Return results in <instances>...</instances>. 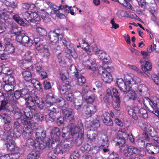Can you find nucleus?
Returning a JSON list of instances; mask_svg holds the SVG:
<instances>
[{
    "instance_id": "nucleus-8",
    "label": "nucleus",
    "mask_w": 159,
    "mask_h": 159,
    "mask_svg": "<svg viewBox=\"0 0 159 159\" xmlns=\"http://www.w3.org/2000/svg\"><path fill=\"white\" fill-rule=\"evenodd\" d=\"M4 142L7 149L11 152H14L16 150H19V148L16 147V143L12 140V138L11 136H8L6 139H5Z\"/></svg>"
},
{
    "instance_id": "nucleus-56",
    "label": "nucleus",
    "mask_w": 159,
    "mask_h": 159,
    "mask_svg": "<svg viewBox=\"0 0 159 159\" xmlns=\"http://www.w3.org/2000/svg\"><path fill=\"white\" fill-rule=\"evenodd\" d=\"M62 42L63 44L66 46L69 50H70L71 48H72L73 44L70 42H67L65 39H63Z\"/></svg>"
},
{
    "instance_id": "nucleus-42",
    "label": "nucleus",
    "mask_w": 159,
    "mask_h": 159,
    "mask_svg": "<svg viewBox=\"0 0 159 159\" xmlns=\"http://www.w3.org/2000/svg\"><path fill=\"white\" fill-rule=\"evenodd\" d=\"M14 131L15 133L16 131L17 132V135L19 136L21 132V128L20 124L17 121L15 122L14 125Z\"/></svg>"
},
{
    "instance_id": "nucleus-21",
    "label": "nucleus",
    "mask_w": 159,
    "mask_h": 159,
    "mask_svg": "<svg viewBox=\"0 0 159 159\" xmlns=\"http://www.w3.org/2000/svg\"><path fill=\"white\" fill-rule=\"evenodd\" d=\"M110 114L108 112H104L103 114L102 120L104 123L108 126H111L113 124L112 120L110 117Z\"/></svg>"
},
{
    "instance_id": "nucleus-27",
    "label": "nucleus",
    "mask_w": 159,
    "mask_h": 159,
    "mask_svg": "<svg viewBox=\"0 0 159 159\" xmlns=\"http://www.w3.org/2000/svg\"><path fill=\"white\" fill-rule=\"evenodd\" d=\"M21 43L25 46H31L32 45L33 42L28 36L25 35L23 36Z\"/></svg>"
},
{
    "instance_id": "nucleus-31",
    "label": "nucleus",
    "mask_w": 159,
    "mask_h": 159,
    "mask_svg": "<svg viewBox=\"0 0 159 159\" xmlns=\"http://www.w3.org/2000/svg\"><path fill=\"white\" fill-rule=\"evenodd\" d=\"M47 98L48 99H51L53 102H55L57 103L65 102V101L64 99L61 98L57 99H56L55 98L54 95L52 93L48 94L47 96Z\"/></svg>"
},
{
    "instance_id": "nucleus-44",
    "label": "nucleus",
    "mask_w": 159,
    "mask_h": 159,
    "mask_svg": "<svg viewBox=\"0 0 159 159\" xmlns=\"http://www.w3.org/2000/svg\"><path fill=\"white\" fill-rule=\"evenodd\" d=\"M36 71L43 77V78H44L47 77V75L46 73L44 71V70L41 66H36Z\"/></svg>"
},
{
    "instance_id": "nucleus-50",
    "label": "nucleus",
    "mask_w": 159,
    "mask_h": 159,
    "mask_svg": "<svg viewBox=\"0 0 159 159\" xmlns=\"http://www.w3.org/2000/svg\"><path fill=\"white\" fill-rule=\"evenodd\" d=\"M96 97L97 96L95 94H92L91 96L87 97L86 101L88 103H91L94 102Z\"/></svg>"
},
{
    "instance_id": "nucleus-14",
    "label": "nucleus",
    "mask_w": 159,
    "mask_h": 159,
    "mask_svg": "<svg viewBox=\"0 0 159 159\" xmlns=\"http://www.w3.org/2000/svg\"><path fill=\"white\" fill-rule=\"evenodd\" d=\"M126 149L123 152L124 155L126 157H129L133 154L137 156L139 149L136 148L133 146H126Z\"/></svg>"
},
{
    "instance_id": "nucleus-46",
    "label": "nucleus",
    "mask_w": 159,
    "mask_h": 159,
    "mask_svg": "<svg viewBox=\"0 0 159 159\" xmlns=\"http://www.w3.org/2000/svg\"><path fill=\"white\" fill-rule=\"evenodd\" d=\"M37 33L42 36H45L47 34L46 30L44 28L38 27L36 28Z\"/></svg>"
},
{
    "instance_id": "nucleus-12",
    "label": "nucleus",
    "mask_w": 159,
    "mask_h": 159,
    "mask_svg": "<svg viewBox=\"0 0 159 159\" xmlns=\"http://www.w3.org/2000/svg\"><path fill=\"white\" fill-rule=\"evenodd\" d=\"M64 104L61 106L62 110L63 111V114L66 118L72 121L74 120V116L72 114V111L71 109H67L68 107V104L65 101L63 102Z\"/></svg>"
},
{
    "instance_id": "nucleus-53",
    "label": "nucleus",
    "mask_w": 159,
    "mask_h": 159,
    "mask_svg": "<svg viewBox=\"0 0 159 159\" xmlns=\"http://www.w3.org/2000/svg\"><path fill=\"white\" fill-rule=\"evenodd\" d=\"M8 103V101L7 99H4L2 101L1 104L0 106V111L6 109V106Z\"/></svg>"
},
{
    "instance_id": "nucleus-51",
    "label": "nucleus",
    "mask_w": 159,
    "mask_h": 159,
    "mask_svg": "<svg viewBox=\"0 0 159 159\" xmlns=\"http://www.w3.org/2000/svg\"><path fill=\"white\" fill-rule=\"evenodd\" d=\"M62 5H60L59 7H57L56 6H54L52 7V9L54 11V13L56 14L57 13L60 12L61 11H62Z\"/></svg>"
},
{
    "instance_id": "nucleus-55",
    "label": "nucleus",
    "mask_w": 159,
    "mask_h": 159,
    "mask_svg": "<svg viewBox=\"0 0 159 159\" xmlns=\"http://www.w3.org/2000/svg\"><path fill=\"white\" fill-rule=\"evenodd\" d=\"M43 86L45 90H47L50 89L52 87L51 84L48 80H45L43 82Z\"/></svg>"
},
{
    "instance_id": "nucleus-40",
    "label": "nucleus",
    "mask_w": 159,
    "mask_h": 159,
    "mask_svg": "<svg viewBox=\"0 0 159 159\" xmlns=\"http://www.w3.org/2000/svg\"><path fill=\"white\" fill-rule=\"evenodd\" d=\"M22 75L24 80L26 81H29L32 79L31 73L28 71H25L22 73Z\"/></svg>"
},
{
    "instance_id": "nucleus-29",
    "label": "nucleus",
    "mask_w": 159,
    "mask_h": 159,
    "mask_svg": "<svg viewBox=\"0 0 159 159\" xmlns=\"http://www.w3.org/2000/svg\"><path fill=\"white\" fill-rule=\"evenodd\" d=\"M4 50L8 52V53L11 54L14 52V48L12 44L10 42H7L5 45Z\"/></svg>"
},
{
    "instance_id": "nucleus-62",
    "label": "nucleus",
    "mask_w": 159,
    "mask_h": 159,
    "mask_svg": "<svg viewBox=\"0 0 159 159\" xmlns=\"http://www.w3.org/2000/svg\"><path fill=\"white\" fill-rule=\"evenodd\" d=\"M128 67L129 68L133 70L134 71H136L138 73L141 74L142 72L138 68L135 66L129 65H128Z\"/></svg>"
},
{
    "instance_id": "nucleus-43",
    "label": "nucleus",
    "mask_w": 159,
    "mask_h": 159,
    "mask_svg": "<svg viewBox=\"0 0 159 159\" xmlns=\"http://www.w3.org/2000/svg\"><path fill=\"white\" fill-rule=\"evenodd\" d=\"M14 30H12L11 31V33L14 34L16 36V40L19 43H21L22 42V38L23 36H22L20 33L18 31H16V29L15 31H14Z\"/></svg>"
},
{
    "instance_id": "nucleus-54",
    "label": "nucleus",
    "mask_w": 159,
    "mask_h": 159,
    "mask_svg": "<svg viewBox=\"0 0 159 159\" xmlns=\"http://www.w3.org/2000/svg\"><path fill=\"white\" fill-rule=\"evenodd\" d=\"M139 91V93H141L148 90L147 88L143 84H140L138 87Z\"/></svg>"
},
{
    "instance_id": "nucleus-33",
    "label": "nucleus",
    "mask_w": 159,
    "mask_h": 159,
    "mask_svg": "<svg viewBox=\"0 0 159 159\" xmlns=\"http://www.w3.org/2000/svg\"><path fill=\"white\" fill-rule=\"evenodd\" d=\"M127 91H128V92L127 96L128 98L132 100H135L137 98V94L135 91L133 89L132 90H130V89L128 90Z\"/></svg>"
},
{
    "instance_id": "nucleus-52",
    "label": "nucleus",
    "mask_w": 159,
    "mask_h": 159,
    "mask_svg": "<svg viewBox=\"0 0 159 159\" xmlns=\"http://www.w3.org/2000/svg\"><path fill=\"white\" fill-rule=\"evenodd\" d=\"M153 50L155 52H159V41H157L156 40L153 42Z\"/></svg>"
},
{
    "instance_id": "nucleus-35",
    "label": "nucleus",
    "mask_w": 159,
    "mask_h": 159,
    "mask_svg": "<svg viewBox=\"0 0 159 159\" xmlns=\"http://www.w3.org/2000/svg\"><path fill=\"white\" fill-rule=\"evenodd\" d=\"M51 133L52 135H53V136L55 135L56 137V138L54 137V139H53V140H54L55 141H58L59 136L60 134V132L59 128L56 127L53 128L52 130Z\"/></svg>"
},
{
    "instance_id": "nucleus-13",
    "label": "nucleus",
    "mask_w": 159,
    "mask_h": 159,
    "mask_svg": "<svg viewBox=\"0 0 159 159\" xmlns=\"http://www.w3.org/2000/svg\"><path fill=\"white\" fill-rule=\"evenodd\" d=\"M148 101L150 105L153 109V111H151V112L159 118V110H158L159 107V99L156 98L154 101H153L149 99Z\"/></svg>"
},
{
    "instance_id": "nucleus-37",
    "label": "nucleus",
    "mask_w": 159,
    "mask_h": 159,
    "mask_svg": "<svg viewBox=\"0 0 159 159\" xmlns=\"http://www.w3.org/2000/svg\"><path fill=\"white\" fill-rule=\"evenodd\" d=\"M68 72L69 74L72 76L78 75V72L77 71L76 67L74 65H71L68 70Z\"/></svg>"
},
{
    "instance_id": "nucleus-59",
    "label": "nucleus",
    "mask_w": 159,
    "mask_h": 159,
    "mask_svg": "<svg viewBox=\"0 0 159 159\" xmlns=\"http://www.w3.org/2000/svg\"><path fill=\"white\" fill-rule=\"evenodd\" d=\"M115 1L118 2L125 7H127L130 5V3L128 2L127 0H116Z\"/></svg>"
},
{
    "instance_id": "nucleus-34",
    "label": "nucleus",
    "mask_w": 159,
    "mask_h": 159,
    "mask_svg": "<svg viewBox=\"0 0 159 159\" xmlns=\"http://www.w3.org/2000/svg\"><path fill=\"white\" fill-rule=\"evenodd\" d=\"M41 55L46 59H48L50 56V53L47 48H44L41 49Z\"/></svg>"
},
{
    "instance_id": "nucleus-36",
    "label": "nucleus",
    "mask_w": 159,
    "mask_h": 159,
    "mask_svg": "<svg viewBox=\"0 0 159 159\" xmlns=\"http://www.w3.org/2000/svg\"><path fill=\"white\" fill-rule=\"evenodd\" d=\"M13 19L16 21L18 23L22 26H25L26 24L25 23L22 19L17 14L13 16Z\"/></svg>"
},
{
    "instance_id": "nucleus-1",
    "label": "nucleus",
    "mask_w": 159,
    "mask_h": 159,
    "mask_svg": "<svg viewBox=\"0 0 159 159\" xmlns=\"http://www.w3.org/2000/svg\"><path fill=\"white\" fill-rule=\"evenodd\" d=\"M25 104L30 111L27 113L25 112L24 114L27 118L30 119L33 117L34 115L31 110H37V107L36 104L39 109H43L44 105V102L42 98L35 96H29L28 97L25 96Z\"/></svg>"
},
{
    "instance_id": "nucleus-11",
    "label": "nucleus",
    "mask_w": 159,
    "mask_h": 159,
    "mask_svg": "<svg viewBox=\"0 0 159 159\" xmlns=\"http://www.w3.org/2000/svg\"><path fill=\"white\" fill-rule=\"evenodd\" d=\"M146 148L148 152L152 154H157L159 152V147L155 142L147 143Z\"/></svg>"
},
{
    "instance_id": "nucleus-26",
    "label": "nucleus",
    "mask_w": 159,
    "mask_h": 159,
    "mask_svg": "<svg viewBox=\"0 0 159 159\" xmlns=\"http://www.w3.org/2000/svg\"><path fill=\"white\" fill-rule=\"evenodd\" d=\"M25 91H26L25 89H22L20 91H16L14 93V97L16 99H18L21 96L23 97L25 99V97L26 96L28 97L29 96H31L30 94L27 93L25 94L24 93Z\"/></svg>"
},
{
    "instance_id": "nucleus-17",
    "label": "nucleus",
    "mask_w": 159,
    "mask_h": 159,
    "mask_svg": "<svg viewBox=\"0 0 159 159\" xmlns=\"http://www.w3.org/2000/svg\"><path fill=\"white\" fill-rule=\"evenodd\" d=\"M33 54L31 52L29 51H28L25 54V61H27V63L25 62H24L23 64V66L25 67L26 69L28 70H32L33 69V66H30V67H28L27 65L28 64H30L29 62L32 59V55Z\"/></svg>"
},
{
    "instance_id": "nucleus-6",
    "label": "nucleus",
    "mask_w": 159,
    "mask_h": 159,
    "mask_svg": "<svg viewBox=\"0 0 159 159\" xmlns=\"http://www.w3.org/2000/svg\"><path fill=\"white\" fill-rule=\"evenodd\" d=\"M114 70L113 67H108L106 70L103 69L102 67H101L99 68L98 73L101 75L102 79L104 82L106 83H109L112 80L111 73Z\"/></svg>"
},
{
    "instance_id": "nucleus-19",
    "label": "nucleus",
    "mask_w": 159,
    "mask_h": 159,
    "mask_svg": "<svg viewBox=\"0 0 159 159\" xmlns=\"http://www.w3.org/2000/svg\"><path fill=\"white\" fill-rule=\"evenodd\" d=\"M0 19L4 20L6 23L8 25L12 24V20L9 17L7 13L0 11Z\"/></svg>"
},
{
    "instance_id": "nucleus-57",
    "label": "nucleus",
    "mask_w": 159,
    "mask_h": 159,
    "mask_svg": "<svg viewBox=\"0 0 159 159\" xmlns=\"http://www.w3.org/2000/svg\"><path fill=\"white\" fill-rule=\"evenodd\" d=\"M40 39L38 38L34 37V41L35 45L36 48L38 50L40 49V43H39Z\"/></svg>"
},
{
    "instance_id": "nucleus-30",
    "label": "nucleus",
    "mask_w": 159,
    "mask_h": 159,
    "mask_svg": "<svg viewBox=\"0 0 159 159\" xmlns=\"http://www.w3.org/2000/svg\"><path fill=\"white\" fill-rule=\"evenodd\" d=\"M3 80V81L6 84H8L11 85H13L15 82L14 77L10 75L6 76Z\"/></svg>"
},
{
    "instance_id": "nucleus-2",
    "label": "nucleus",
    "mask_w": 159,
    "mask_h": 159,
    "mask_svg": "<svg viewBox=\"0 0 159 159\" xmlns=\"http://www.w3.org/2000/svg\"><path fill=\"white\" fill-rule=\"evenodd\" d=\"M124 82L122 78L118 79L116 83L120 90L123 92H127L128 90L132 88L134 84H137L141 82V79L133 75L127 74L125 76Z\"/></svg>"
},
{
    "instance_id": "nucleus-64",
    "label": "nucleus",
    "mask_w": 159,
    "mask_h": 159,
    "mask_svg": "<svg viewBox=\"0 0 159 159\" xmlns=\"http://www.w3.org/2000/svg\"><path fill=\"white\" fill-rule=\"evenodd\" d=\"M81 148L82 150L86 152H89L91 149V146L88 144L84 145Z\"/></svg>"
},
{
    "instance_id": "nucleus-41",
    "label": "nucleus",
    "mask_w": 159,
    "mask_h": 159,
    "mask_svg": "<svg viewBox=\"0 0 159 159\" xmlns=\"http://www.w3.org/2000/svg\"><path fill=\"white\" fill-rule=\"evenodd\" d=\"M69 129L67 127H64L62 129V137L64 138H70V132H69Z\"/></svg>"
},
{
    "instance_id": "nucleus-45",
    "label": "nucleus",
    "mask_w": 159,
    "mask_h": 159,
    "mask_svg": "<svg viewBox=\"0 0 159 159\" xmlns=\"http://www.w3.org/2000/svg\"><path fill=\"white\" fill-rule=\"evenodd\" d=\"M24 18L28 22H31V17L30 16V11H27L24 12L22 14Z\"/></svg>"
},
{
    "instance_id": "nucleus-58",
    "label": "nucleus",
    "mask_w": 159,
    "mask_h": 159,
    "mask_svg": "<svg viewBox=\"0 0 159 159\" xmlns=\"http://www.w3.org/2000/svg\"><path fill=\"white\" fill-rule=\"evenodd\" d=\"M103 60H104V62L107 64H110L112 62L110 57L107 54L104 57V58Z\"/></svg>"
},
{
    "instance_id": "nucleus-60",
    "label": "nucleus",
    "mask_w": 159,
    "mask_h": 159,
    "mask_svg": "<svg viewBox=\"0 0 159 159\" xmlns=\"http://www.w3.org/2000/svg\"><path fill=\"white\" fill-rule=\"evenodd\" d=\"M120 101L119 99V102L117 101L116 99V101L114 102L113 104V107L116 110H119L120 109Z\"/></svg>"
},
{
    "instance_id": "nucleus-5",
    "label": "nucleus",
    "mask_w": 159,
    "mask_h": 159,
    "mask_svg": "<svg viewBox=\"0 0 159 159\" xmlns=\"http://www.w3.org/2000/svg\"><path fill=\"white\" fill-rule=\"evenodd\" d=\"M129 114L135 120L138 119L137 114L142 116L144 118H146L148 116L146 110L143 108H139L138 107H134L132 108H130L128 111Z\"/></svg>"
},
{
    "instance_id": "nucleus-47",
    "label": "nucleus",
    "mask_w": 159,
    "mask_h": 159,
    "mask_svg": "<svg viewBox=\"0 0 159 159\" xmlns=\"http://www.w3.org/2000/svg\"><path fill=\"white\" fill-rule=\"evenodd\" d=\"M97 135L94 133L93 131L91 130L88 131L87 133V137L88 139L90 140L95 139L97 137Z\"/></svg>"
},
{
    "instance_id": "nucleus-23",
    "label": "nucleus",
    "mask_w": 159,
    "mask_h": 159,
    "mask_svg": "<svg viewBox=\"0 0 159 159\" xmlns=\"http://www.w3.org/2000/svg\"><path fill=\"white\" fill-rule=\"evenodd\" d=\"M83 108V111L85 112V114L86 115H90V116L92 114H94L96 111L95 106L89 107L87 105H85Z\"/></svg>"
},
{
    "instance_id": "nucleus-20",
    "label": "nucleus",
    "mask_w": 159,
    "mask_h": 159,
    "mask_svg": "<svg viewBox=\"0 0 159 159\" xmlns=\"http://www.w3.org/2000/svg\"><path fill=\"white\" fill-rule=\"evenodd\" d=\"M93 51L97 55L99 59L103 60L104 57L107 54L104 51L98 49L97 47L95 46L93 47Z\"/></svg>"
},
{
    "instance_id": "nucleus-18",
    "label": "nucleus",
    "mask_w": 159,
    "mask_h": 159,
    "mask_svg": "<svg viewBox=\"0 0 159 159\" xmlns=\"http://www.w3.org/2000/svg\"><path fill=\"white\" fill-rule=\"evenodd\" d=\"M139 124L140 127L143 130L148 133H151L153 129L150 124L148 123L140 122Z\"/></svg>"
},
{
    "instance_id": "nucleus-63",
    "label": "nucleus",
    "mask_w": 159,
    "mask_h": 159,
    "mask_svg": "<svg viewBox=\"0 0 159 159\" xmlns=\"http://www.w3.org/2000/svg\"><path fill=\"white\" fill-rule=\"evenodd\" d=\"M34 116L36 119L40 121H42L44 119V116L41 113H39L34 115Z\"/></svg>"
},
{
    "instance_id": "nucleus-28",
    "label": "nucleus",
    "mask_w": 159,
    "mask_h": 159,
    "mask_svg": "<svg viewBox=\"0 0 159 159\" xmlns=\"http://www.w3.org/2000/svg\"><path fill=\"white\" fill-rule=\"evenodd\" d=\"M36 139L45 138L46 137L45 133L42 128H38L36 131Z\"/></svg>"
},
{
    "instance_id": "nucleus-3",
    "label": "nucleus",
    "mask_w": 159,
    "mask_h": 159,
    "mask_svg": "<svg viewBox=\"0 0 159 159\" xmlns=\"http://www.w3.org/2000/svg\"><path fill=\"white\" fill-rule=\"evenodd\" d=\"M72 147L70 143H67L64 141H61L56 146L54 150V152H50L48 153V157L49 158L55 159L56 156L59 154H64L69 151Z\"/></svg>"
},
{
    "instance_id": "nucleus-4",
    "label": "nucleus",
    "mask_w": 159,
    "mask_h": 159,
    "mask_svg": "<svg viewBox=\"0 0 159 159\" xmlns=\"http://www.w3.org/2000/svg\"><path fill=\"white\" fill-rule=\"evenodd\" d=\"M70 88V83L66 82L61 87L59 92L61 95L67 100L72 102L74 101V98Z\"/></svg>"
},
{
    "instance_id": "nucleus-25",
    "label": "nucleus",
    "mask_w": 159,
    "mask_h": 159,
    "mask_svg": "<svg viewBox=\"0 0 159 159\" xmlns=\"http://www.w3.org/2000/svg\"><path fill=\"white\" fill-rule=\"evenodd\" d=\"M142 69L144 73L147 71H150L152 70L151 63L148 61H143L141 65Z\"/></svg>"
},
{
    "instance_id": "nucleus-24",
    "label": "nucleus",
    "mask_w": 159,
    "mask_h": 159,
    "mask_svg": "<svg viewBox=\"0 0 159 159\" xmlns=\"http://www.w3.org/2000/svg\"><path fill=\"white\" fill-rule=\"evenodd\" d=\"M14 153L6 154L1 156V159H18L19 157V152H15Z\"/></svg>"
},
{
    "instance_id": "nucleus-7",
    "label": "nucleus",
    "mask_w": 159,
    "mask_h": 159,
    "mask_svg": "<svg viewBox=\"0 0 159 159\" xmlns=\"http://www.w3.org/2000/svg\"><path fill=\"white\" fill-rule=\"evenodd\" d=\"M118 134L120 136L117 138V141L115 145L117 148L120 147V152L123 153L126 149L125 146L128 145L125 144V139L127 138V134L120 130L118 131Z\"/></svg>"
},
{
    "instance_id": "nucleus-16",
    "label": "nucleus",
    "mask_w": 159,
    "mask_h": 159,
    "mask_svg": "<svg viewBox=\"0 0 159 159\" xmlns=\"http://www.w3.org/2000/svg\"><path fill=\"white\" fill-rule=\"evenodd\" d=\"M35 129V124L33 122L30 121H28L23 130V134L29 135L31 134L32 130Z\"/></svg>"
},
{
    "instance_id": "nucleus-10",
    "label": "nucleus",
    "mask_w": 159,
    "mask_h": 159,
    "mask_svg": "<svg viewBox=\"0 0 159 159\" xmlns=\"http://www.w3.org/2000/svg\"><path fill=\"white\" fill-rule=\"evenodd\" d=\"M83 64L85 67L94 72L98 69L97 65L95 59L89 58L86 61H84Z\"/></svg>"
},
{
    "instance_id": "nucleus-61",
    "label": "nucleus",
    "mask_w": 159,
    "mask_h": 159,
    "mask_svg": "<svg viewBox=\"0 0 159 159\" xmlns=\"http://www.w3.org/2000/svg\"><path fill=\"white\" fill-rule=\"evenodd\" d=\"M152 78L154 82L157 85H159V77L155 74H152Z\"/></svg>"
},
{
    "instance_id": "nucleus-32",
    "label": "nucleus",
    "mask_w": 159,
    "mask_h": 159,
    "mask_svg": "<svg viewBox=\"0 0 159 159\" xmlns=\"http://www.w3.org/2000/svg\"><path fill=\"white\" fill-rule=\"evenodd\" d=\"M0 116L2 120L5 123H9L10 122L11 118V117L7 114L2 113L0 115Z\"/></svg>"
},
{
    "instance_id": "nucleus-38",
    "label": "nucleus",
    "mask_w": 159,
    "mask_h": 159,
    "mask_svg": "<svg viewBox=\"0 0 159 159\" xmlns=\"http://www.w3.org/2000/svg\"><path fill=\"white\" fill-rule=\"evenodd\" d=\"M39 152L33 151L28 155L27 159H36L39 158Z\"/></svg>"
},
{
    "instance_id": "nucleus-48",
    "label": "nucleus",
    "mask_w": 159,
    "mask_h": 159,
    "mask_svg": "<svg viewBox=\"0 0 159 159\" xmlns=\"http://www.w3.org/2000/svg\"><path fill=\"white\" fill-rule=\"evenodd\" d=\"M42 12L40 13V15L42 19L45 21H49L50 20L48 17V14L44 11H42Z\"/></svg>"
},
{
    "instance_id": "nucleus-22",
    "label": "nucleus",
    "mask_w": 159,
    "mask_h": 159,
    "mask_svg": "<svg viewBox=\"0 0 159 159\" xmlns=\"http://www.w3.org/2000/svg\"><path fill=\"white\" fill-rule=\"evenodd\" d=\"M44 138L36 139L35 140V147H38L41 149H43L45 148L47 143L44 142L42 140Z\"/></svg>"
},
{
    "instance_id": "nucleus-15",
    "label": "nucleus",
    "mask_w": 159,
    "mask_h": 159,
    "mask_svg": "<svg viewBox=\"0 0 159 159\" xmlns=\"http://www.w3.org/2000/svg\"><path fill=\"white\" fill-rule=\"evenodd\" d=\"M84 129L83 124L80 123L78 124V126H71L70 133L72 136L74 134H79V133L82 134L84 132Z\"/></svg>"
},
{
    "instance_id": "nucleus-9",
    "label": "nucleus",
    "mask_w": 159,
    "mask_h": 159,
    "mask_svg": "<svg viewBox=\"0 0 159 159\" xmlns=\"http://www.w3.org/2000/svg\"><path fill=\"white\" fill-rule=\"evenodd\" d=\"M49 40L52 44H55L58 42L59 38L62 39L63 35L57 33V31L55 30L54 31H51L48 34Z\"/></svg>"
},
{
    "instance_id": "nucleus-49",
    "label": "nucleus",
    "mask_w": 159,
    "mask_h": 159,
    "mask_svg": "<svg viewBox=\"0 0 159 159\" xmlns=\"http://www.w3.org/2000/svg\"><path fill=\"white\" fill-rule=\"evenodd\" d=\"M30 16L31 17V22H32L35 21V19H37V20H39V17L38 15L36 12L30 11Z\"/></svg>"
},
{
    "instance_id": "nucleus-39",
    "label": "nucleus",
    "mask_w": 159,
    "mask_h": 159,
    "mask_svg": "<svg viewBox=\"0 0 159 159\" xmlns=\"http://www.w3.org/2000/svg\"><path fill=\"white\" fill-rule=\"evenodd\" d=\"M77 77V84L79 86H82L83 84L85 83L86 82V80L84 77L81 75H76Z\"/></svg>"
}]
</instances>
